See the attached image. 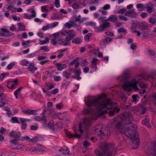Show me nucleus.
I'll return each mask as SVG.
<instances>
[{
    "label": "nucleus",
    "mask_w": 156,
    "mask_h": 156,
    "mask_svg": "<svg viewBox=\"0 0 156 156\" xmlns=\"http://www.w3.org/2000/svg\"><path fill=\"white\" fill-rule=\"evenodd\" d=\"M81 135L82 134H78L77 133L75 134H73V137H74L75 138L78 139L80 138Z\"/></svg>",
    "instance_id": "nucleus-57"
},
{
    "label": "nucleus",
    "mask_w": 156,
    "mask_h": 156,
    "mask_svg": "<svg viewBox=\"0 0 156 156\" xmlns=\"http://www.w3.org/2000/svg\"><path fill=\"white\" fill-rule=\"evenodd\" d=\"M63 74L64 76L65 77L66 79L69 78L70 77V73H67L66 71H65L63 72Z\"/></svg>",
    "instance_id": "nucleus-36"
},
{
    "label": "nucleus",
    "mask_w": 156,
    "mask_h": 156,
    "mask_svg": "<svg viewBox=\"0 0 156 156\" xmlns=\"http://www.w3.org/2000/svg\"><path fill=\"white\" fill-rule=\"evenodd\" d=\"M92 35V33H89L85 36L84 38L86 42H89L90 40V37Z\"/></svg>",
    "instance_id": "nucleus-26"
},
{
    "label": "nucleus",
    "mask_w": 156,
    "mask_h": 156,
    "mask_svg": "<svg viewBox=\"0 0 156 156\" xmlns=\"http://www.w3.org/2000/svg\"><path fill=\"white\" fill-rule=\"evenodd\" d=\"M22 126H21V129H25L27 126V124L26 123H21Z\"/></svg>",
    "instance_id": "nucleus-52"
},
{
    "label": "nucleus",
    "mask_w": 156,
    "mask_h": 156,
    "mask_svg": "<svg viewBox=\"0 0 156 156\" xmlns=\"http://www.w3.org/2000/svg\"><path fill=\"white\" fill-rule=\"evenodd\" d=\"M37 121H42L43 123L44 124H46L47 122L46 118L45 116H43L42 118H41L39 116H36L34 118Z\"/></svg>",
    "instance_id": "nucleus-14"
},
{
    "label": "nucleus",
    "mask_w": 156,
    "mask_h": 156,
    "mask_svg": "<svg viewBox=\"0 0 156 156\" xmlns=\"http://www.w3.org/2000/svg\"><path fill=\"white\" fill-rule=\"evenodd\" d=\"M149 22L152 24H154L156 23V20L153 17H151L149 20Z\"/></svg>",
    "instance_id": "nucleus-31"
},
{
    "label": "nucleus",
    "mask_w": 156,
    "mask_h": 156,
    "mask_svg": "<svg viewBox=\"0 0 156 156\" xmlns=\"http://www.w3.org/2000/svg\"><path fill=\"white\" fill-rule=\"evenodd\" d=\"M12 122L13 123H19V122L17 118L16 117H12L11 118Z\"/></svg>",
    "instance_id": "nucleus-33"
},
{
    "label": "nucleus",
    "mask_w": 156,
    "mask_h": 156,
    "mask_svg": "<svg viewBox=\"0 0 156 156\" xmlns=\"http://www.w3.org/2000/svg\"><path fill=\"white\" fill-rule=\"evenodd\" d=\"M50 28V26L49 24H47L46 26L43 27L42 30L45 31L47 30L48 29Z\"/></svg>",
    "instance_id": "nucleus-56"
},
{
    "label": "nucleus",
    "mask_w": 156,
    "mask_h": 156,
    "mask_svg": "<svg viewBox=\"0 0 156 156\" xmlns=\"http://www.w3.org/2000/svg\"><path fill=\"white\" fill-rule=\"evenodd\" d=\"M121 98L122 101L124 103V104H125V102L127 101L128 98L126 96L124 95V93H121Z\"/></svg>",
    "instance_id": "nucleus-24"
},
{
    "label": "nucleus",
    "mask_w": 156,
    "mask_h": 156,
    "mask_svg": "<svg viewBox=\"0 0 156 156\" xmlns=\"http://www.w3.org/2000/svg\"><path fill=\"white\" fill-rule=\"evenodd\" d=\"M125 15L133 18H136L137 17V14L134 9H131L127 11L125 13Z\"/></svg>",
    "instance_id": "nucleus-8"
},
{
    "label": "nucleus",
    "mask_w": 156,
    "mask_h": 156,
    "mask_svg": "<svg viewBox=\"0 0 156 156\" xmlns=\"http://www.w3.org/2000/svg\"><path fill=\"white\" fill-rule=\"evenodd\" d=\"M79 59V57H77L74 59L72 62H71L69 64V65L72 66L73 65L74 63L77 62Z\"/></svg>",
    "instance_id": "nucleus-38"
},
{
    "label": "nucleus",
    "mask_w": 156,
    "mask_h": 156,
    "mask_svg": "<svg viewBox=\"0 0 156 156\" xmlns=\"http://www.w3.org/2000/svg\"><path fill=\"white\" fill-rule=\"evenodd\" d=\"M109 115L111 116H114V114L115 113L113 109H112L109 111Z\"/></svg>",
    "instance_id": "nucleus-62"
},
{
    "label": "nucleus",
    "mask_w": 156,
    "mask_h": 156,
    "mask_svg": "<svg viewBox=\"0 0 156 156\" xmlns=\"http://www.w3.org/2000/svg\"><path fill=\"white\" fill-rule=\"evenodd\" d=\"M144 80L143 74H140L135 76L131 81L125 82L122 84V89L125 91H130L133 89L135 91H137L139 89L137 87V84H138L139 87L142 88L147 87V84L143 83Z\"/></svg>",
    "instance_id": "nucleus-3"
},
{
    "label": "nucleus",
    "mask_w": 156,
    "mask_h": 156,
    "mask_svg": "<svg viewBox=\"0 0 156 156\" xmlns=\"http://www.w3.org/2000/svg\"><path fill=\"white\" fill-rule=\"evenodd\" d=\"M20 132H16L14 134V136L13 137L15 138H17L19 137L20 136Z\"/></svg>",
    "instance_id": "nucleus-63"
},
{
    "label": "nucleus",
    "mask_w": 156,
    "mask_h": 156,
    "mask_svg": "<svg viewBox=\"0 0 156 156\" xmlns=\"http://www.w3.org/2000/svg\"><path fill=\"white\" fill-rule=\"evenodd\" d=\"M119 18L120 19L123 20L125 21H126L128 20V18L127 17L123 16H119Z\"/></svg>",
    "instance_id": "nucleus-64"
},
{
    "label": "nucleus",
    "mask_w": 156,
    "mask_h": 156,
    "mask_svg": "<svg viewBox=\"0 0 156 156\" xmlns=\"http://www.w3.org/2000/svg\"><path fill=\"white\" fill-rule=\"evenodd\" d=\"M149 120L148 119L145 118L143 120L142 123L143 125H145L148 128H151V126L149 124Z\"/></svg>",
    "instance_id": "nucleus-16"
},
{
    "label": "nucleus",
    "mask_w": 156,
    "mask_h": 156,
    "mask_svg": "<svg viewBox=\"0 0 156 156\" xmlns=\"http://www.w3.org/2000/svg\"><path fill=\"white\" fill-rule=\"evenodd\" d=\"M143 5L142 4H138L136 5L137 8L140 11L143 10Z\"/></svg>",
    "instance_id": "nucleus-35"
},
{
    "label": "nucleus",
    "mask_w": 156,
    "mask_h": 156,
    "mask_svg": "<svg viewBox=\"0 0 156 156\" xmlns=\"http://www.w3.org/2000/svg\"><path fill=\"white\" fill-rule=\"evenodd\" d=\"M83 145L84 147H87L90 145V143L87 141H85L83 143Z\"/></svg>",
    "instance_id": "nucleus-58"
},
{
    "label": "nucleus",
    "mask_w": 156,
    "mask_h": 156,
    "mask_svg": "<svg viewBox=\"0 0 156 156\" xmlns=\"http://www.w3.org/2000/svg\"><path fill=\"white\" fill-rule=\"evenodd\" d=\"M73 70L74 71L73 73L76 74L72 76V77L75 79H77V80H79L81 78V77H80V74L81 73L80 69H79L77 70H76L75 69H73Z\"/></svg>",
    "instance_id": "nucleus-10"
},
{
    "label": "nucleus",
    "mask_w": 156,
    "mask_h": 156,
    "mask_svg": "<svg viewBox=\"0 0 156 156\" xmlns=\"http://www.w3.org/2000/svg\"><path fill=\"white\" fill-rule=\"evenodd\" d=\"M112 40V39L111 37H108L104 40L103 43L104 44H107L111 42Z\"/></svg>",
    "instance_id": "nucleus-37"
},
{
    "label": "nucleus",
    "mask_w": 156,
    "mask_h": 156,
    "mask_svg": "<svg viewBox=\"0 0 156 156\" xmlns=\"http://www.w3.org/2000/svg\"><path fill=\"white\" fill-rule=\"evenodd\" d=\"M147 153L149 154L156 156V142H154L151 147L147 149Z\"/></svg>",
    "instance_id": "nucleus-7"
},
{
    "label": "nucleus",
    "mask_w": 156,
    "mask_h": 156,
    "mask_svg": "<svg viewBox=\"0 0 156 156\" xmlns=\"http://www.w3.org/2000/svg\"><path fill=\"white\" fill-rule=\"evenodd\" d=\"M34 64L33 63H31L30 64V66L28 67V69L29 71H31L32 73L34 72L35 70L37 69V67H34Z\"/></svg>",
    "instance_id": "nucleus-18"
},
{
    "label": "nucleus",
    "mask_w": 156,
    "mask_h": 156,
    "mask_svg": "<svg viewBox=\"0 0 156 156\" xmlns=\"http://www.w3.org/2000/svg\"><path fill=\"white\" fill-rule=\"evenodd\" d=\"M56 65L58 67V68L57 69L58 71L62 70L63 69L66 67V65L65 64L62 65L60 63H57L56 64Z\"/></svg>",
    "instance_id": "nucleus-17"
},
{
    "label": "nucleus",
    "mask_w": 156,
    "mask_h": 156,
    "mask_svg": "<svg viewBox=\"0 0 156 156\" xmlns=\"http://www.w3.org/2000/svg\"><path fill=\"white\" fill-rule=\"evenodd\" d=\"M126 10L127 9L126 8L121 9L118 11V13L120 14L123 13L125 12H126Z\"/></svg>",
    "instance_id": "nucleus-55"
},
{
    "label": "nucleus",
    "mask_w": 156,
    "mask_h": 156,
    "mask_svg": "<svg viewBox=\"0 0 156 156\" xmlns=\"http://www.w3.org/2000/svg\"><path fill=\"white\" fill-rule=\"evenodd\" d=\"M18 27V29L20 30H25V26L22 23H19L17 24Z\"/></svg>",
    "instance_id": "nucleus-23"
},
{
    "label": "nucleus",
    "mask_w": 156,
    "mask_h": 156,
    "mask_svg": "<svg viewBox=\"0 0 156 156\" xmlns=\"http://www.w3.org/2000/svg\"><path fill=\"white\" fill-rule=\"evenodd\" d=\"M110 6L109 4H106L103 7V9L104 10H106L110 9Z\"/></svg>",
    "instance_id": "nucleus-54"
},
{
    "label": "nucleus",
    "mask_w": 156,
    "mask_h": 156,
    "mask_svg": "<svg viewBox=\"0 0 156 156\" xmlns=\"http://www.w3.org/2000/svg\"><path fill=\"white\" fill-rule=\"evenodd\" d=\"M28 12H31L32 13V16L33 17H35L36 13L34 8H31L28 10Z\"/></svg>",
    "instance_id": "nucleus-29"
},
{
    "label": "nucleus",
    "mask_w": 156,
    "mask_h": 156,
    "mask_svg": "<svg viewBox=\"0 0 156 156\" xmlns=\"http://www.w3.org/2000/svg\"><path fill=\"white\" fill-rule=\"evenodd\" d=\"M49 39L48 37H46L45 38V40H44L41 41L39 42V44H47L49 42Z\"/></svg>",
    "instance_id": "nucleus-27"
},
{
    "label": "nucleus",
    "mask_w": 156,
    "mask_h": 156,
    "mask_svg": "<svg viewBox=\"0 0 156 156\" xmlns=\"http://www.w3.org/2000/svg\"><path fill=\"white\" fill-rule=\"evenodd\" d=\"M82 40L79 38H75L72 41L73 43H76L77 44H80Z\"/></svg>",
    "instance_id": "nucleus-25"
},
{
    "label": "nucleus",
    "mask_w": 156,
    "mask_h": 156,
    "mask_svg": "<svg viewBox=\"0 0 156 156\" xmlns=\"http://www.w3.org/2000/svg\"><path fill=\"white\" fill-rule=\"evenodd\" d=\"M99 131L100 132V133L99 134V136L101 138H107L110 136V133L108 127H102L101 129Z\"/></svg>",
    "instance_id": "nucleus-6"
},
{
    "label": "nucleus",
    "mask_w": 156,
    "mask_h": 156,
    "mask_svg": "<svg viewBox=\"0 0 156 156\" xmlns=\"http://www.w3.org/2000/svg\"><path fill=\"white\" fill-rule=\"evenodd\" d=\"M22 87H21L18 88L14 93V95H18L20 92Z\"/></svg>",
    "instance_id": "nucleus-51"
},
{
    "label": "nucleus",
    "mask_w": 156,
    "mask_h": 156,
    "mask_svg": "<svg viewBox=\"0 0 156 156\" xmlns=\"http://www.w3.org/2000/svg\"><path fill=\"white\" fill-rule=\"evenodd\" d=\"M97 117L95 116L94 117H91L90 118L84 117L81 120V122L84 125V126L87 128L91 125V120L93 121L97 119Z\"/></svg>",
    "instance_id": "nucleus-5"
},
{
    "label": "nucleus",
    "mask_w": 156,
    "mask_h": 156,
    "mask_svg": "<svg viewBox=\"0 0 156 156\" xmlns=\"http://www.w3.org/2000/svg\"><path fill=\"white\" fill-rule=\"evenodd\" d=\"M18 139L17 138L13 140H11L10 142L12 144H14L15 145H16L18 144Z\"/></svg>",
    "instance_id": "nucleus-40"
},
{
    "label": "nucleus",
    "mask_w": 156,
    "mask_h": 156,
    "mask_svg": "<svg viewBox=\"0 0 156 156\" xmlns=\"http://www.w3.org/2000/svg\"><path fill=\"white\" fill-rule=\"evenodd\" d=\"M148 54L150 56L152 57V59L154 60H155V53L152 50H148Z\"/></svg>",
    "instance_id": "nucleus-20"
},
{
    "label": "nucleus",
    "mask_w": 156,
    "mask_h": 156,
    "mask_svg": "<svg viewBox=\"0 0 156 156\" xmlns=\"http://www.w3.org/2000/svg\"><path fill=\"white\" fill-rule=\"evenodd\" d=\"M37 111L36 110H29L28 114H34V115H36Z\"/></svg>",
    "instance_id": "nucleus-46"
},
{
    "label": "nucleus",
    "mask_w": 156,
    "mask_h": 156,
    "mask_svg": "<svg viewBox=\"0 0 156 156\" xmlns=\"http://www.w3.org/2000/svg\"><path fill=\"white\" fill-rule=\"evenodd\" d=\"M38 140V139L37 137H35L34 138L30 140L31 141V142L35 143L37 142Z\"/></svg>",
    "instance_id": "nucleus-60"
},
{
    "label": "nucleus",
    "mask_w": 156,
    "mask_h": 156,
    "mask_svg": "<svg viewBox=\"0 0 156 156\" xmlns=\"http://www.w3.org/2000/svg\"><path fill=\"white\" fill-rule=\"evenodd\" d=\"M138 95L133 94L132 96V98L134 102H136L137 101V99Z\"/></svg>",
    "instance_id": "nucleus-59"
},
{
    "label": "nucleus",
    "mask_w": 156,
    "mask_h": 156,
    "mask_svg": "<svg viewBox=\"0 0 156 156\" xmlns=\"http://www.w3.org/2000/svg\"><path fill=\"white\" fill-rule=\"evenodd\" d=\"M88 64V62L86 59H84L83 61L81 62V65L83 66H86Z\"/></svg>",
    "instance_id": "nucleus-43"
},
{
    "label": "nucleus",
    "mask_w": 156,
    "mask_h": 156,
    "mask_svg": "<svg viewBox=\"0 0 156 156\" xmlns=\"http://www.w3.org/2000/svg\"><path fill=\"white\" fill-rule=\"evenodd\" d=\"M40 50H43L46 51H48L49 50L48 47L47 46H43L41 47Z\"/></svg>",
    "instance_id": "nucleus-45"
},
{
    "label": "nucleus",
    "mask_w": 156,
    "mask_h": 156,
    "mask_svg": "<svg viewBox=\"0 0 156 156\" xmlns=\"http://www.w3.org/2000/svg\"><path fill=\"white\" fill-rule=\"evenodd\" d=\"M59 16L57 14H53L51 16V19H54L58 18Z\"/></svg>",
    "instance_id": "nucleus-61"
},
{
    "label": "nucleus",
    "mask_w": 156,
    "mask_h": 156,
    "mask_svg": "<svg viewBox=\"0 0 156 156\" xmlns=\"http://www.w3.org/2000/svg\"><path fill=\"white\" fill-rule=\"evenodd\" d=\"M48 126L49 128L52 129L53 130H54L55 128L54 127V125L51 122H49L48 123Z\"/></svg>",
    "instance_id": "nucleus-42"
},
{
    "label": "nucleus",
    "mask_w": 156,
    "mask_h": 156,
    "mask_svg": "<svg viewBox=\"0 0 156 156\" xmlns=\"http://www.w3.org/2000/svg\"><path fill=\"white\" fill-rule=\"evenodd\" d=\"M138 27L142 30H146L148 28L147 26L143 22L139 23L137 25Z\"/></svg>",
    "instance_id": "nucleus-15"
},
{
    "label": "nucleus",
    "mask_w": 156,
    "mask_h": 156,
    "mask_svg": "<svg viewBox=\"0 0 156 156\" xmlns=\"http://www.w3.org/2000/svg\"><path fill=\"white\" fill-rule=\"evenodd\" d=\"M68 35L71 38H73L76 36L74 31L73 30H68Z\"/></svg>",
    "instance_id": "nucleus-19"
},
{
    "label": "nucleus",
    "mask_w": 156,
    "mask_h": 156,
    "mask_svg": "<svg viewBox=\"0 0 156 156\" xmlns=\"http://www.w3.org/2000/svg\"><path fill=\"white\" fill-rule=\"evenodd\" d=\"M59 151H61L63 154H68L69 152V150L66 147H65V148H62Z\"/></svg>",
    "instance_id": "nucleus-22"
},
{
    "label": "nucleus",
    "mask_w": 156,
    "mask_h": 156,
    "mask_svg": "<svg viewBox=\"0 0 156 156\" xmlns=\"http://www.w3.org/2000/svg\"><path fill=\"white\" fill-rule=\"evenodd\" d=\"M37 147H36L37 151H43L42 147L41 145L40 144H38L37 145Z\"/></svg>",
    "instance_id": "nucleus-44"
},
{
    "label": "nucleus",
    "mask_w": 156,
    "mask_h": 156,
    "mask_svg": "<svg viewBox=\"0 0 156 156\" xmlns=\"http://www.w3.org/2000/svg\"><path fill=\"white\" fill-rule=\"evenodd\" d=\"M154 5L151 2H149L147 5L146 10L147 12L149 13H151L152 12V8Z\"/></svg>",
    "instance_id": "nucleus-13"
},
{
    "label": "nucleus",
    "mask_w": 156,
    "mask_h": 156,
    "mask_svg": "<svg viewBox=\"0 0 156 156\" xmlns=\"http://www.w3.org/2000/svg\"><path fill=\"white\" fill-rule=\"evenodd\" d=\"M21 63L22 65L26 66H27L29 63L28 61L25 60H23L22 61Z\"/></svg>",
    "instance_id": "nucleus-50"
},
{
    "label": "nucleus",
    "mask_w": 156,
    "mask_h": 156,
    "mask_svg": "<svg viewBox=\"0 0 156 156\" xmlns=\"http://www.w3.org/2000/svg\"><path fill=\"white\" fill-rule=\"evenodd\" d=\"M101 97H98L94 99L87 101L86 104L88 107L93 106L95 112L99 116H103L107 113V110L111 108L112 103L111 99L101 100Z\"/></svg>",
    "instance_id": "nucleus-2"
},
{
    "label": "nucleus",
    "mask_w": 156,
    "mask_h": 156,
    "mask_svg": "<svg viewBox=\"0 0 156 156\" xmlns=\"http://www.w3.org/2000/svg\"><path fill=\"white\" fill-rule=\"evenodd\" d=\"M58 43L59 44L66 46L68 44V43L66 41V40L63 39H61L58 40Z\"/></svg>",
    "instance_id": "nucleus-21"
},
{
    "label": "nucleus",
    "mask_w": 156,
    "mask_h": 156,
    "mask_svg": "<svg viewBox=\"0 0 156 156\" xmlns=\"http://www.w3.org/2000/svg\"><path fill=\"white\" fill-rule=\"evenodd\" d=\"M105 33L108 36H114V34L113 33L109 31V30H107L105 32Z\"/></svg>",
    "instance_id": "nucleus-47"
},
{
    "label": "nucleus",
    "mask_w": 156,
    "mask_h": 156,
    "mask_svg": "<svg viewBox=\"0 0 156 156\" xmlns=\"http://www.w3.org/2000/svg\"><path fill=\"white\" fill-rule=\"evenodd\" d=\"M110 27V23L108 22H106L101 25L99 28L95 27V29H98L97 30L98 32L99 31L101 32L103 31L105 29L108 28Z\"/></svg>",
    "instance_id": "nucleus-9"
},
{
    "label": "nucleus",
    "mask_w": 156,
    "mask_h": 156,
    "mask_svg": "<svg viewBox=\"0 0 156 156\" xmlns=\"http://www.w3.org/2000/svg\"><path fill=\"white\" fill-rule=\"evenodd\" d=\"M138 23H139L138 21H136L133 23H132V26L131 27V30H133V29H135L136 27L137 26Z\"/></svg>",
    "instance_id": "nucleus-30"
},
{
    "label": "nucleus",
    "mask_w": 156,
    "mask_h": 156,
    "mask_svg": "<svg viewBox=\"0 0 156 156\" xmlns=\"http://www.w3.org/2000/svg\"><path fill=\"white\" fill-rule=\"evenodd\" d=\"M59 0H55V6L56 8H58L60 6Z\"/></svg>",
    "instance_id": "nucleus-48"
},
{
    "label": "nucleus",
    "mask_w": 156,
    "mask_h": 156,
    "mask_svg": "<svg viewBox=\"0 0 156 156\" xmlns=\"http://www.w3.org/2000/svg\"><path fill=\"white\" fill-rule=\"evenodd\" d=\"M92 111V110L90 108H88L85 109L83 111V112L84 115H87L90 114Z\"/></svg>",
    "instance_id": "nucleus-32"
},
{
    "label": "nucleus",
    "mask_w": 156,
    "mask_h": 156,
    "mask_svg": "<svg viewBox=\"0 0 156 156\" xmlns=\"http://www.w3.org/2000/svg\"><path fill=\"white\" fill-rule=\"evenodd\" d=\"M114 148V146L112 144L105 143L100 145V150H95L94 152L97 156H111Z\"/></svg>",
    "instance_id": "nucleus-4"
},
{
    "label": "nucleus",
    "mask_w": 156,
    "mask_h": 156,
    "mask_svg": "<svg viewBox=\"0 0 156 156\" xmlns=\"http://www.w3.org/2000/svg\"><path fill=\"white\" fill-rule=\"evenodd\" d=\"M117 31L118 33H126V30L123 28L121 27Z\"/></svg>",
    "instance_id": "nucleus-39"
},
{
    "label": "nucleus",
    "mask_w": 156,
    "mask_h": 156,
    "mask_svg": "<svg viewBox=\"0 0 156 156\" xmlns=\"http://www.w3.org/2000/svg\"><path fill=\"white\" fill-rule=\"evenodd\" d=\"M151 98L153 102L156 103V92L152 94Z\"/></svg>",
    "instance_id": "nucleus-34"
},
{
    "label": "nucleus",
    "mask_w": 156,
    "mask_h": 156,
    "mask_svg": "<svg viewBox=\"0 0 156 156\" xmlns=\"http://www.w3.org/2000/svg\"><path fill=\"white\" fill-rule=\"evenodd\" d=\"M99 2V0H90L89 4L90 5H92L93 4L97 5Z\"/></svg>",
    "instance_id": "nucleus-28"
},
{
    "label": "nucleus",
    "mask_w": 156,
    "mask_h": 156,
    "mask_svg": "<svg viewBox=\"0 0 156 156\" xmlns=\"http://www.w3.org/2000/svg\"><path fill=\"white\" fill-rule=\"evenodd\" d=\"M16 145V146L13 147L12 148L15 150H16L21 148L22 145L20 144H17Z\"/></svg>",
    "instance_id": "nucleus-49"
},
{
    "label": "nucleus",
    "mask_w": 156,
    "mask_h": 156,
    "mask_svg": "<svg viewBox=\"0 0 156 156\" xmlns=\"http://www.w3.org/2000/svg\"><path fill=\"white\" fill-rule=\"evenodd\" d=\"M66 136L69 137V138H72L73 137V134H71L70 132L67 131L66 132Z\"/></svg>",
    "instance_id": "nucleus-53"
},
{
    "label": "nucleus",
    "mask_w": 156,
    "mask_h": 156,
    "mask_svg": "<svg viewBox=\"0 0 156 156\" xmlns=\"http://www.w3.org/2000/svg\"><path fill=\"white\" fill-rule=\"evenodd\" d=\"M79 4L77 3H74L72 5V7L74 9H79Z\"/></svg>",
    "instance_id": "nucleus-41"
},
{
    "label": "nucleus",
    "mask_w": 156,
    "mask_h": 156,
    "mask_svg": "<svg viewBox=\"0 0 156 156\" xmlns=\"http://www.w3.org/2000/svg\"><path fill=\"white\" fill-rule=\"evenodd\" d=\"M130 77V72L128 70H126L123 73L122 78L125 80H128Z\"/></svg>",
    "instance_id": "nucleus-11"
},
{
    "label": "nucleus",
    "mask_w": 156,
    "mask_h": 156,
    "mask_svg": "<svg viewBox=\"0 0 156 156\" xmlns=\"http://www.w3.org/2000/svg\"><path fill=\"white\" fill-rule=\"evenodd\" d=\"M124 117H119L118 122L114 124L115 129H119L121 132L123 129V133L127 137L130 138L132 143L136 144L137 146L139 144L138 135L136 130V126L133 123L132 115L130 113L124 114Z\"/></svg>",
    "instance_id": "nucleus-1"
},
{
    "label": "nucleus",
    "mask_w": 156,
    "mask_h": 156,
    "mask_svg": "<svg viewBox=\"0 0 156 156\" xmlns=\"http://www.w3.org/2000/svg\"><path fill=\"white\" fill-rule=\"evenodd\" d=\"M117 17L116 15H111L105 21H110L111 22H115L117 21Z\"/></svg>",
    "instance_id": "nucleus-12"
}]
</instances>
